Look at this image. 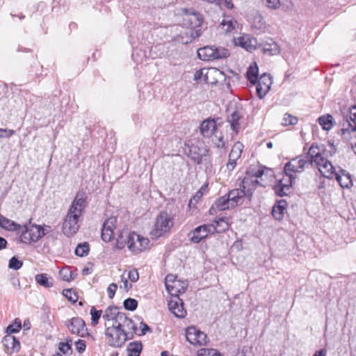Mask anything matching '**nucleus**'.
<instances>
[{
    "instance_id": "nucleus-1",
    "label": "nucleus",
    "mask_w": 356,
    "mask_h": 356,
    "mask_svg": "<svg viewBox=\"0 0 356 356\" xmlns=\"http://www.w3.org/2000/svg\"><path fill=\"white\" fill-rule=\"evenodd\" d=\"M312 146L308 147L307 155H300L291 159L284 165L285 177L280 180L275 186L274 190L280 196L287 195L296 179L297 173L303 171L305 167L312 163V156L309 155Z\"/></svg>"
},
{
    "instance_id": "nucleus-39",
    "label": "nucleus",
    "mask_w": 356,
    "mask_h": 356,
    "mask_svg": "<svg viewBox=\"0 0 356 356\" xmlns=\"http://www.w3.org/2000/svg\"><path fill=\"white\" fill-rule=\"evenodd\" d=\"M59 276L63 281L70 282L75 277L74 274L72 271L71 268L68 266L63 268L59 271Z\"/></svg>"
},
{
    "instance_id": "nucleus-46",
    "label": "nucleus",
    "mask_w": 356,
    "mask_h": 356,
    "mask_svg": "<svg viewBox=\"0 0 356 356\" xmlns=\"http://www.w3.org/2000/svg\"><path fill=\"white\" fill-rule=\"evenodd\" d=\"M123 305L126 309L134 311L137 308L138 302L135 299L129 298L124 300Z\"/></svg>"
},
{
    "instance_id": "nucleus-56",
    "label": "nucleus",
    "mask_w": 356,
    "mask_h": 356,
    "mask_svg": "<svg viewBox=\"0 0 356 356\" xmlns=\"http://www.w3.org/2000/svg\"><path fill=\"white\" fill-rule=\"evenodd\" d=\"M266 5L268 8L276 9L280 5V0H266Z\"/></svg>"
},
{
    "instance_id": "nucleus-60",
    "label": "nucleus",
    "mask_w": 356,
    "mask_h": 356,
    "mask_svg": "<svg viewBox=\"0 0 356 356\" xmlns=\"http://www.w3.org/2000/svg\"><path fill=\"white\" fill-rule=\"evenodd\" d=\"M140 328H141V334H145L146 331L149 330V327L148 325H147L145 323H140Z\"/></svg>"
},
{
    "instance_id": "nucleus-23",
    "label": "nucleus",
    "mask_w": 356,
    "mask_h": 356,
    "mask_svg": "<svg viewBox=\"0 0 356 356\" xmlns=\"http://www.w3.org/2000/svg\"><path fill=\"white\" fill-rule=\"evenodd\" d=\"M120 314H122V312H118L115 307H108L104 312H102V318L105 321V327H108V323L115 325L117 318Z\"/></svg>"
},
{
    "instance_id": "nucleus-32",
    "label": "nucleus",
    "mask_w": 356,
    "mask_h": 356,
    "mask_svg": "<svg viewBox=\"0 0 356 356\" xmlns=\"http://www.w3.org/2000/svg\"><path fill=\"white\" fill-rule=\"evenodd\" d=\"M241 118L240 113L236 111L233 112L230 116L228 117V122L230 124L231 128L236 134H237L240 129L239 120Z\"/></svg>"
},
{
    "instance_id": "nucleus-9",
    "label": "nucleus",
    "mask_w": 356,
    "mask_h": 356,
    "mask_svg": "<svg viewBox=\"0 0 356 356\" xmlns=\"http://www.w3.org/2000/svg\"><path fill=\"white\" fill-rule=\"evenodd\" d=\"M197 55L202 60H212L227 58L229 54L228 50L225 48L206 46L197 50Z\"/></svg>"
},
{
    "instance_id": "nucleus-54",
    "label": "nucleus",
    "mask_w": 356,
    "mask_h": 356,
    "mask_svg": "<svg viewBox=\"0 0 356 356\" xmlns=\"http://www.w3.org/2000/svg\"><path fill=\"white\" fill-rule=\"evenodd\" d=\"M117 289H118V286L115 283H112L108 286L107 291L108 293V297L112 299L114 297Z\"/></svg>"
},
{
    "instance_id": "nucleus-36",
    "label": "nucleus",
    "mask_w": 356,
    "mask_h": 356,
    "mask_svg": "<svg viewBox=\"0 0 356 356\" xmlns=\"http://www.w3.org/2000/svg\"><path fill=\"white\" fill-rule=\"evenodd\" d=\"M265 26L266 23L264 17L259 13H255L252 19V27L258 31H262Z\"/></svg>"
},
{
    "instance_id": "nucleus-6",
    "label": "nucleus",
    "mask_w": 356,
    "mask_h": 356,
    "mask_svg": "<svg viewBox=\"0 0 356 356\" xmlns=\"http://www.w3.org/2000/svg\"><path fill=\"white\" fill-rule=\"evenodd\" d=\"M20 232V240L24 243L36 242L46 234L41 226L31 224L22 227Z\"/></svg>"
},
{
    "instance_id": "nucleus-63",
    "label": "nucleus",
    "mask_w": 356,
    "mask_h": 356,
    "mask_svg": "<svg viewBox=\"0 0 356 356\" xmlns=\"http://www.w3.org/2000/svg\"><path fill=\"white\" fill-rule=\"evenodd\" d=\"M161 356H170V353L168 351H163L161 353Z\"/></svg>"
},
{
    "instance_id": "nucleus-14",
    "label": "nucleus",
    "mask_w": 356,
    "mask_h": 356,
    "mask_svg": "<svg viewBox=\"0 0 356 356\" xmlns=\"http://www.w3.org/2000/svg\"><path fill=\"white\" fill-rule=\"evenodd\" d=\"M214 232L215 229L213 225L204 224L191 231L188 236L191 242L193 243H199L202 239L207 237L209 234H213Z\"/></svg>"
},
{
    "instance_id": "nucleus-35",
    "label": "nucleus",
    "mask_w": 356,
    "mask_h": 356,
    "mask_svg": "<svg viewBox=\"0 0 356 356\" xmlns=\"http://www.w3.org/2000/svg\"><path fill=\"white\" fill-rule=\"evenodd\" d=\"M243 149V145L240 142H236L232 146L231 152L229 154L231 160L237 161L241 156Z\"/></svg>"
},
{
    "instance_id": "nucleus-16",
    "label": "nucleus",
    "mask_w": 356,
    "mask_h": 356,
    "mask_svg": "<svg viewBox=\"0 0 356 356\" xmlns=\"http://www.w3.org/2000/svg\"><path fill=\"white\" fill-rule=\"evenodd\" d=\"M65 325L72 334L83 337L87 333L85 321L79 317L65 321Z\"/></svg>"
},
{
    "instance_id": "nucleus-13",
    "label": "nucleus",
    "mask_w": 356,
    "mask_h": 356,
    "mask_svg": "<svg viewBox=\"0 0 356 356\" xmlns=\"http://www.w3.org/2000/svg\"><path fill=\"white\" fill-rule=\"evenodd\" d=\"M185 152L191 160L200 164L202 163L203 158L207 156L209 149L203 144L198 143L187 145V149H185Z\"/></svg>"
},
{
    "instance_id": "nucleus-59",
    "label": "nucleus",
    "mask_w": 356,
    "mask_h": 356,
    "mask_svg": "<svg viewBox=\"0 0 356 356\" xmlns=\"http://www.w3.org/2000/svg\"><path fill=\"white\" fill-rule=\"evenodd\" d=\"M327 355V350L326 349H321L318 351H316L313 356H326Z\"/></svg>"
},
{
    "instance_id": "nucleus-53",
    "label": "nucleus",
    "mask_w": 356,
    "mask_h": 356,
    "mask_svg": "<svg viewBox=\"0 0 356 356\" xmlns=\"http://www.w3.org/2000/svg\"><path fill=\"white\" fill-rule=\"evenodd\" d=\"M59 350L64 354H67L71 350V346L68 343L60 342Z\"/></svg>"
},
{
    "instance_id": "nucleus-30",
    "label": "nucleus",
    "mask_w": 356,
    "mask_h": 356,
    "mask_svg": "<svg viewBox=\"0 0 356 356\" xmlns=\"http://www.w3.org/2000/svg\"><path fill=\"white\" fill-rule=\"evenodd\" d=\"M317 122L325 131H330L335 124V121L332 115L330 114L323 115L319 117Z\"/></svg>"
},
{
    "instance_id": "nucleus-33",
    "label": "nucleus",
    "mask_w": 356,
    "mask_h": 356,
    "mask_svg": "<svg viewBox=\"0 0 356 356\" xmlns=\"http://www.w3.org/2000/svg\"><path fill=\"white\" fill-rule=\"evenodd\" d=\"M236 24L237 22L229 16L225 17L220 23L222 29L226 33H229L233 31L235 29Z\"/></svg>"
},
{
    "instance_id": "nucleus-58",
    "label": "nucleus",
    "mask_w": 356,
    "mask_h": 356,
    "mask_svg": "<svg viewBox=\"0 0 356 356\" xmlns=\"http://www.w3.org/2000/svg\"><path fill=\"white\" fill-rule=\"evenodd\" d=\"M121 280L123 282L124 288L126 290H129L132 287V285L128 282L127 278L125 277L124 275L121 276Z\"/></svg>"
},
{
    "instance_id": "nucleus-41",
    "label": "nucleus",
    "mask_w": 356,
    "mask_h": 356,
    "mask_svg": "<svg viewBox=\"0 0 356 356\" xmlns=\"http://www.w3.org/2000/svg\"><path fill=\"white\" fill-rule=\"evenodd\" d=\"M247 77L250 83L256 84L258 79V67L254 66H250L247 72Z\"/></svg>"
},
{
    "instance_id": "nucleus-27",
    "label": "nucleus",
    "mask_w": 356,
    "mask_h": 356,
    "mask_svg": "<svg viewBox=\"0 0 356 356\" xmlns=\"http://www.w3.org/2000/svg\"><path fill=\"white\" fill-rule=\"evenodd\" d=\"M227 197L230 201L231 207H234L236 205L242 204L244 197L247 196L241 188H236L229 191Z\"/></svg>"
},
{
    "instance_id": "nucleus-40",
    "label": "nucleus",
    "mask_w": 356,
    "mask_h": 356,
    "mask_svg": "<svg viewBox=\"0 0 356 356\" xmlns=\"http://www.w3.org/2000/svg\"><path fill=\"white\" fill-rule=\"evenodd\" d=\"M215 205L216 208L220 211H224L229 209V207H232L227 195H225L218 198L215 202Z\"/></svg>"
},
{
    "instance_id": "nucleus-49",
    "label": "nucleus",
    "mask_w": 356,
    "mask_h": 356,
    "mask_svg": "<svg viewBox=\"0 0 356 356\" xmlns=\"http://www.w3.org/2000/svg\"><path fill=\"white\" fill-rule=\"evenodd\" d=\"M197 344L196 346H204L207 343V334L204 332L198 330L197 333Z\"/></svg>"
},
{
    "instance_id": "nucleus-19",
    "label": "nucleus",
    "mask_w": 356,
    "mask_h": 356,
    "mask_svg": "<svg viewBox=\"0 0 356 356\" xmlns=\"http://www.w3.org/2000/svg\"><path fill=\"white\" fill-rule=\"evenodd\" d=\"M257 92L260 99L264 97L273 83L272 77L267 74H263L258 79L257 83Z\"/></svg>"
},
{
    "instance_id": "nucleus-43",
    "label": "nucleus",
    "mask_w": 356,
    "mask_h": 356,
    "mask_svg": "<svg viewBox=\"0 0 356 356\" xmlns=\"http://www.w3.org/2000/svg\"><path fill=\"white\" fill-rule=\"evenodd\" d=\"M90 314L91 315V324L92 325H97L99 323V320L102 316V310H97L96 308L92 306L90 308Z\"/></svg>"
},
{
    "instance_id": "nucleus-12",
    "label": "nucleus",
    "mask_w": 356,
    "mask_h": 356,
    "mask_svg": "<svg viewBox=\"0 0 356 356\" xmlns=\"http://www.w3.org/2000/svg\"><path fill=\"white\" fill-rule=\"evenodd\" d=\"M165 285L171 297L178 296L179 293L185 292L188 283L185 281L177 280L173 275H168L165 277Z\"/></svg>"
},
{
    "instance_id": "nucleus-29",
    "label": "nucleus",
    "mask_w": 356,
    "mask_h": 356,
    "mask_svg": "<svg viewBox=\"0 0 356 356\" xmlns=\"http://www.w3.org/2000/svg\"><path fill=\"white\" fill-rule=\"evenodd\" d=\"M287 203L284 200L277 202L276 204L273 207L272 215L278 220H281L284 215L286 209Z\"/></svg>"
},
{
    "instance_id": "nucleus-3",
    "label": "nucleus",
    "mask_w": 356,
    "mask_h": 356,
    "mask_svg": "<svg viewBox=\"0 0 356 356\" xmlns=\"http://www.w3.org/2000/svg\"><path fill=\"white\" fill-rule=\"evenodd\" d=\"M116 246L122 249L125 246L134 254H138L149 248L150 241L135 232L122 231L117 238Z\"/></svg>"
},
{
    "instance_id": "nucleus-62",
    "label": "nucleus",
    "mask_w": 356,
    "mask_h": 356,
    "mask_svg": "<svg viewBox=\"0 0 356 356\" xmlns=\"http://www.w3.org/2000/svg\"><path fill=\"white\" fill-rule=\"evenodd\" d=\"M91 273H92V269H91V268H89V267H85L82 270V274L84 275H89Z\"/></svg>"
},
{
    "instance_id": "nucleus-48",
    "label": "nucleus",
    "mask_w": 356,
    "mask_h": 356,
    "mask_svg": "<svg viewBox=\"0 0 356 356\" xmlns=\"http://www.w3.org/2000/svg\"><path fill=\"white\" fill-rule=\"evenodd\" d=\"M22 265L23 263L22 261H19L15 257H13L9 260L8 268L17 270L21 268Z\"/></svg>"
},
{
    "instance_id": "nucleus-18",
    "label": "nucleus",
    "mask_w": 356,
    "mask_h": 356,
    "mask_svg": "<svg viewBox=\"0 0 356 356\" xmlns=\"http://www.w3.org/2000/svg\"><path fill=\"white\" fill-rule=\"evenodd\" d=\"M168 308L175 316L182 318L186 315V310L184 307V302L179 296H172L168 300Z\"/></svg>"
},
{
    "instance_id": "nucleus-22",
    "label": "nucleus",
    "mask_w": 356,
    "mask_h": 356,
    "mask_svg": "<svg viewBox=\"0 0 356 356\" xmlns=\"http://www.w3.org/2000/svg\"><path fill=\"white\" fill-rule=\"evenodd\" d=\"M6 353L11 355L19 350L20 343L19 341L12 335H6L3 337L2 341Z\"/></svg>"
},
{
    "instance_id": "nucleus-25",
    "label": "nucleus",
    "mask_w": 356,
    "mask_h": 356,
    "mask_svg": "<svg viewBox=\"0 0 356 356\" xmlns=\"http://www.w3.org/2000/svg\"><path fill=\"white\" fill-rule=\"evenodd\" d=\"M334 177L339 185L343 188H350L353 186L350 174L340 167H338V171H337Z\"/></svg>"
},
{
    "instance_id": "nucleus-4",
    "label": "nucleus",
    "mask_w": 356,
    "mask_h": 356,
    "mask_svg": "<svg viewBox=\"0 0 356 356\" xmlns=\"http://www.w3.org/2000/svg\"><path fill=\"white\" fill-rule=\"evenodd\" d=\"M273 174V172L271 169L261 166L253 175H246L244 177L240 184V188L247 197H250L258 186H266V183H263L264 179L262 177L264 176L271 177Z\"/></svg>"
},
{
    "instance_id": "nucleus-10",
    "label": "nucleus",
    "mask_w": 356,
    "mask_h": 356,
    "mask_svg": "<svg viewBox=\"0 0 356 356\" xmlns=\"http://www.w3.org/2000/svg\"><path fill=\"white\" fill-rule=\"evenodd\" d=\"M356 108L350 109L349 113L346 116V122L343 124V127L340 131V134L343 140L349 141L356 137V115L353 111Z\"/></svg>"
},
{
    "instance_id": "nucleus-21",
    "label": "nucleus",
    "mask_w": 356,
    "mask_h": 356,
    "mask_svg": "<svg viewBox=\"0 0 356 356\" xmlns=\"http://www.w3.org/2000/svg\"><path fill=\"white\" fill-rule=\"evenodd\" d=\"M116 220L115 217H111L104 221L102 229V238L105 242H109L113 239Z\"/></svg>"
},
{
    "instance_id": "nucleus-47",
    "label": "nucleus",
    "mask_w": 356,
    "mask_h": 356,
    "mask_svg": "<svg viewBox=\"0 0 356 356\" xmlns=\"http://www.w3.org/2000/svg\"><path fill=\"white\" fill-rule=\"evenodd\" d=\"M198 356H222L215 349L202 348L198 351Z\"/></svg>"
},
{
    "instance_id": "nucleus-20",
    "label": "nucleus",
    "mask_w": 356,
    "mask_h": 356,
    "mask_svg": "<svg viewBox=\"0 0 356 356\" xmlns=\"http://www.w3.org/2000/svg\"><path fill=\"white\" fill-rule=\"evenodd\" d=\"M234 40L236 45L250 52L255 50L258 44L257 39L248 34H243Z\"/></svg>"
},
{
    "instance_id": "nucleus-24",
    "label": "nucleus",
    "mask_w": 356,
    "mask_h": 356,
    "mask_svg": "<svg viewBox=\"0 0 356 356\" xmlns=\"http://www.w3.org/2000/svg\"><path fill=\"white\" fill-rule=\"evenodd\" d=\"M200 129L204 137L210 138L217 130L216 122L213 119L205 120L202 122Z\"/></svg>"
},
{
    "instance_id": "nucleus-15",
    "label": "nucleus",
    "mask_w": 356,
    "mask_h": 356,
    "mask_svg": "<svg viewBox=\"0 0 356 356\" xmlns=\"http://www.w3.org/2000/svg\"><path fill=\"white\" fill-rule=\"evenodd\" d=\"M115 325L118 327L123 332H125L127 337L131 339L136 333V327L133 321L129 318L124 313L120 314L118 316Z\"/></svg>"
},
{
    "instance_id": "nucleus-28",
    "label": "nucleus",
    "mask_w": 356,
    "mask_h": 356,
    "mask_svg": "<svg viewBox=\"0 0 356 356\" xmlns=\"http://www.w3.org/2000/svg\"><path fill=\"white\" fill-rule=\"evenodd\" d=\"M0 227L12 232H20L22 226L0 214Z\"/></svg>"
},
{
    "instance_id": "nucleus-7",
    "label": "nucleus",
    "mask_w": 356,
    "mask_h": 356,
    "mask_svg": "<svg viewBox=\"0 0 356 356\" xmlns=\"http://www.w3.org/2000/svg\"><path fill=\"white\" fill-rule=\"evenodd\" d=\"M105 335L108 345L116 348L121 347L129 339L125 332L115 325H109V323L106 327Z\"/></svg>"
},
{
    "instance_id": "nucleus-37",
    "label": "nucleus",
    "mask_w": 356,
    "mask_h": 356,
    "mask_svg": "<svg viewBox=\"0 0 356 356\" xmlns=\"http://www.w3.org/2000/svg\"><path fill=\"white\" fill-rule=\"evenodd\" d=\"M198 330L195 327H189L186 330V340L191 344L196 346Z\"/></svg>"
},
{
    "instance_id": "nucleus-44",
    "label": "nucleus",
    "mask_w": 356,
    "mask_h": 356,
    "mask_svg": "<svg viewBox=\"0 0 356 356\" xmlns=\"http://www.w3.org/2000/svg\"><path fill=\"white\" fill-rule=\"evenodd\" d=\"M89 251V245L88 243H85L83 244H79L75 249V254L79 257L86 256Z\"/></svg>"
},
{
    "instance_id": "nucleus-45",
    "label": "nucleus",
    "mask_w": 356,
    "mask_h": 356,
    "mask_svg": "<svg viewBox=\"0 0 356 356\" xmlns=\"http://www.w3.org/2000/svg\"><path fill=\"white\" fill-rule=\"evenodd\" d=\"M298 122V118L290 114L285 113L282 119V124L284 126L294 125Z\"/></svg>"
},
{
    "instance_id": "nucleus-11",
    "label": "nucleus",
    "mask_w": 356,
    "mask_h": 356,
    "mask_svg": "<svg viewBox=\"0 0 356 356\" xmlns=\"http://www.w3.org/2000/svg\"><path fill=\"white\" fill-rule=\"evenodd\" d=\"M222 72L216 68H202L194 74L195 81H203L209 84H214L223 78Z\"/></svg>"
},
{
    "instance_id": "nucleus-57",
    "label": "nucleus",
    "mask_w": 356,
    "mask_h": 356,
    "mask_svg": "<svg viewBox=\"0 0 356 356\" xmlns=\"http://www.w3.org/2000/svg\"><path fill=\"white\" fill-rule=\"evenodd\" d=\"M236 161H237L231 160V157L229 156V160L226 165V168L229 172H232L235 168L236 165Z\"/></svg>"
},
{
    "instance_id": "nucleus-52",
    "label": "nucleus",
    "mask_w": 356,
    "mask_h": 356,
    "mask_svg": "<svg viewBox=\"0 0 356 356\" xmlns=\"http://www.w3.org/2000/svg\"><path fill=\"white\" fill-rule=\"evenodd\" d=\"M75 347H76V350L79 353H83L86 350V347L85 341L79 339L75 343Z\"/></svg>"
},
{
    "instance_id": "nucleus-5",
    "label": "nucleus",
    "mask_w": 356,
    "mask_h": 356,
    "mask_svg": "<svg viewBox=\"0 0 356 356\" xmlns=\"http://www.w3.org/2000/svg\"><path fill=\"white\" fill-rule=\"evenodd\" d=\"M174 226L172 218L166 212H161L156 218L154 228L151 231V235L154 238L163 236L170 232Z\"/></svg>"
},
{
    "instance_id": "nucleus-64",
    "label": "nucleus",
    "mask_w": 356,
    "mask_h": 356,
    "mask_svg": "<svg viewBox=\"0 0 356 356\" xmlns=\"http://www.w3.org/2000/svg\"><path fill=\"white\" fill-rule=\"evenodd\" d=\"M273 143H272V142H268V143H267V144H266V146H267V147H268V148H272V147H273Z\"/></svg>"
},
{
    "instance_id": "nucleus-34",
    "label": "nucleus",
    "mask_w": 356,
    "mask_h": 356,
    "mask_svg": "<svg viewBox=\"0 0 356 356\" xmlns=\"http://www.w3.org/2000/svg\"><path fill=\"white\" fill-rule=\"evenodd\" d=\"M36 282L46 288L51 287L53 286L52 279L46 273H40L35 275Z\"/></svg>"
},
{
    "instance_id": "nucleus-42",
    "label": "nucleus",
    "mask_w": 356,
    "mask_h": 356,
    "mask_svg": "<svg viewBox=\"0 0 356 356\" xmlns=\"http://www.w3.org/2000/svg\"><path fill=\"white\" fill-rule=\"evenodd\" d=\"M22 327L21 321L19 318H15L14 322L9 325L6 328V333L8 335L18 332Z\"/></svg>"
},
{
    "instance_id": "nucleus-61",
    "label": "nucleus",
    "mask_w": 356,
    "mask_h": 356,
    "mask_svg": "<svg viewBox=\"0 0 356 356\" xmlns=\"http://www.w3.org/2000/svg\"><path fill=\"white\" fill-rule=\"evenodd\" d=\"M6 245L7 241L4 238L0 236V250L6 248Z\"/></svg>"
},
{
    "instance_id": "nucleus-17",
    "label": "nucleus",
    "mask_w": 356,
    "mask_h": 356,
    "mask_svg": "<svg viewBox=\"0 0 356 356\" xmlns=\"http://www.w3.org/2000/svg\"><path fill=\"white\" fill-rule=\"evenodd\" d=\"M202 22V18L200 13L186 9L184 10L182 16L183 26L190 29H195L199 27Z\"/></svg>"
},
{
    "instance_id": "nucleus-55",
    "label": "nucleus",
    "mask_w": 356,
    "mask_h": 356,
    "mask_svg": "<svg viewBox=\"0 0 356 356\" xmlns=\"http://www.w3.org/2000/svg\"><path fill=\"white\" fill-rule=\"evenodd\" d=\"M128 278L133 282L138 281L139 278L138 273L136 270H131L128 273Z\"/></svg>"
},
{
    "instance_id": "nucleus-26",
    "label": "nucleus",
    "mask_w": 356,
    "mask_h": 356,
    "mask_svg": "<svg viewBox=\"0 0 356 356\" xmlns=\"http://www.w3.org/2000/svg\"><path fill=\"white\" fill-rule=\"evenodd\" d=\"M261 45L263 52L269 56L278 55L280 53V46L272 38L266 39Z\"/></svg>"
},
{
    "instance_id": "nucleus-51",
    "label": "nucleus",
    "mask_w": 356,
    "mask_h": 356,
    "mask_svg": "<svg viewBox=\"0 0 356 356\" xmlns=\"http://www.w3.org/2000/svg\"><path fill=\"white\" fill-rule=\"evenodd\" d=\"M15 131L13 129H1L0 128V139L3 138H10L14 135Z\"/></svg>"
},
{
    "instance_id": "nucleus-38",
    "label": "nucleus",
    "mask_w": 356,
    "mask_h": 356,
    "mask_svg": "<svg viewBox=\"0 0 356 356\" xmlns=\"http://www.w3.org/2000/svg\"><path fill=\"white\" fill-rule=\"evenodd\" d=\"M129 356H140L142 350V344L138 342L130 343L127 348Z\"/></svg>"
},
{
    "instance_id": "nucleus-2",
    "label": "nucleus",
    "mask_w": 356,
    "mask_h": 356,
    "mask_svg": "<svg viewBox=\"0 0 356 356\" xmlns=\"http://www.w3.org/2000/svg\"><path fill=\"white\" fill-rule=\"evenodd\" d=\"M86 207V196L84 193H78L72 201L63 224V234L72 236L80 227L79 220Z\"/></svg>"
},
{
    "instance_id": "nucleus-31",
    "label": "nucleus",
    "mask_w": 356,
    "mask_h": 356,
    "mask_svg": "<svg viewBox=\"0 0 356 356\" xmlns=\"http://www.w3.org/2000/svg\"><path fill=\"white\" fill-rule=\"evenodd\" d=\"M209 225L213 226L215 232L217 233L224 232L227 230L229 227L228 220L226 218H220L216 220L213 223Z\"/></svg>"
},
{
    "instance_id": "nucleus-50",
    "label": "nucleus",
    "mask_w": 356,
    "mask_h": 356,
    "mask_svg": "<svg viewBox=\"0 0 356 356\" xmlns=\"http://www.w3.org/2000/svg\"><path fill=\"white\" fill-rule=\"evenodd\" d=\"M63 296L70 301L75 302L77 300V296L72 291V289H65L63 291Z\"/></svg>"
},
{
    "instance_id": "nucleus-8",
    "label": "nucleus",
    "mask_w": 356,
    "mask_h": 356,
    "mask_svg": "<svg viewBox=\"0 0 356 356\" xmlns=\"http://www.w3.org/2000/svg\"><path fill=\"white\" fill-rule=\"evenodd\" d=\"M313 154H314V152H313ZM314 163L321 175L328 179H332L338 171V168L334 167L326 158L318 152L313 154Z\"/></svg>"
}]
</instances>
